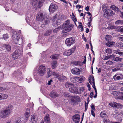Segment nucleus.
I'll return each instance as SVG.
<instances>
[{
    "instance_id": "nucleus-1",
    "label": "nucleus",
    "mask_w": 123,
    "mask_h": 123,
    "mask_svg": "<svg viewBox=\"0 0 123 123\" xmlns=\"http://www.w3.org/2000/svg\"><path fill=\"white\" fill-rule=\"evenodd\" d=\"M74 25L70 23L69 20H68L65 21L62 26V29H63L62 32L66 33L72 30L74 27Z\"/></svg>"
},
{
    "instance_id": "nucleus-2",
    "label": "nucleus",
    "mask_w": 123,
    "mask_h": 123,
    "mask_svg": "<svg viewBox=\"0 0 123 123\" xmlns=\"http://www.w3.org/2000/svg\"><path fill=\"white\" fill-rule=\"evenodd\" d=\"M13 109V106L11 105H8L5 109L1 111L0 115L1 118H5L10 114L11 111Z\"/></svg>"
},
{
    "instance_id": "nucleus-3",
    "label": "nucleus",
    "mask_w": 123,
    "mask_h": 123,
    "mask_svg": "<svg viewBox=\"0 0 123 123\" xmlns=\"http://www.w3.org/2000/svg\"><path fill=\"white\" fill-rule=\"evenodd\" d=\"M62 20L61 16L56 14L54 16L52 21V24L54 26H57L59 25Z\"/></svg>"
},
{
    "instance_id": "nucleus-4",
    "label": "nucleus",
    "mask_w": 123,
    "mask_h": 123,
    "mask_svg": "<svg viewBox=\"0 0 123 123\" xmlns=\"http://www.w3.org/2000/svg\"><path fill=\"white\" fill-rule=\"evenodd\" d=\"M46 68L45 66L41 65L38 68L37 72L40 76H43L45 73Z\"/></svg>"
},
{
    "instance_id": "nucleus-5",
    "label": "nucleus",
    "mask_w": 123,
    "mask_h": 123,
    "mask_svg": "<svg viewBox=\"0 0 123 123\" xmlns=\"http://www.w3.org/2000/svg\"><path fill=\"white\" fill-rule=\"evenodd\" d=\"M75 42V39L73 37L67 38L65 41V44L68 46H70Z\"/></svg>"
},
{
    "instance_id": "nucleus-6",
    "label": "nucleus",
    "mask_w": 123,
    "mask_h": 123,
    "mask_svg": "<svg viewBox=\"0 0 123 123\" xmlns=\"http://www.w3.org/2000/svg\"><path fill=\"white\" fill-rule=\"evenodd\" d=\"M58 8L57 6L54 3H52L49 6V11L54 12L56 11Z\"/></svg>"
},
{
    "instance_id": "nucleus-7",
    "label": "nucleus",
    "mask_w": 123,
    "mask_h": 123,
    "mask_svg": "<svg viewBox=\"0 0 123 123\" xmlns=\"http://www.w3.org/2000/svg\"><path fill=\"white\" fill-rule=\"evenodd\" d=\"M46 16L43 18L41 20L42 22V26L44 27L45 25L48 24L50 20L49 19L46 17Z\"/></svg>"
},
{
    "instance_id": "nucleus-8",
    "label": "nucleus",
    "mask_w": 123,
    "mask_h": 123,
    "mask_svg": "<svg viewBox=\"0 0 123 123\" xmlns=\"http://www.w3.org/2000/svg\"><path fill=\"white\" fill-rule=\"evenodd\" d=\"M75 49V47H73L72 48L64 52V55L67 56H69L74 52Z\"/></svg>"
},
{
    "instance_id": "nucleus-9",
    "label": "nucleus",
    "mask_w": 123,
    "mask_h": 123,
    "mask_svg": "<svg viewBox=\"0 0 123 123\" xmlns=\"http://www.w3.org/2000/svg\"><path fill=\"white\" fill-rule=\"evenodd\" d=\"M46 14H43L41 12H39L36 17L38 21H40L46 16Z\"/></svg>"
},
{
    "instance_id": "nucleus-10",
    "label": "nucleus",
    "mask_w": 123,
    "mask_h": 123,
    "mask_svg": "<svg viewBox=\"0 0 123 123\" xmlns=\"http://www.w3.org/2000/svg\"><path fill=\"white\" fill-rule=\"evenodd\" d=\"M80 118V115L79 114H76L72 117V119L74 121L75 123H79Z\"/></svg>"
},
{
    "instance_id": "nucleus-11",
    "label": "nucleus",
    "mask_w": 123,
    "mask_h": 123,
    "mask_svg": "<svg viewBox=\"0 0 123 123\" xmlns=\"http://www.w3.org/2000/svg\"><path fill=\"white\" fill-rule=\"evenodd\" d=\"M71 72L73 74L76 75H79L80 73V69L75 68L72 69Z\"/></svg>"
},
{
    "instance_id": "nucleus-12",
    "label": "nucleus",
    "mask_w": 123,
    "mask_h": 123,
    "mask_svg": "<svg viewBox=\"0 0 123 123\" xmlns=\"http://www.w3.org/2000/svg\"><path fill=\"white\" fill-rule=\"evenodd\" d=\"M19 35L17 34V32L16 31L13 32L12 34L13 39L16 41L17 39L19 38Z\"/></svg>"
},
{
    "instance_id": "nucleus-13",
    "label": "nucleus",
    "mask_w": 123,
    "mask_h": 123,
    "mask_svg": "<svg viewBox=\"0 0 123 123\" xmlns=\"http://www.w3.org/2000/svg\"><path fill=\"white\" fill-rule=\"evenodd\" d=\"M69 91L71 92L77 94L78 92L77 89L74 87H71L69 89Z\"/></svg>"
},
{
    "instance_id": "nucleus-14",
    "label": "nucleus",
    "mask_w": 123,
    "mask_h": 123,
    "mask_svg": "<svg viewBox=\"0 0 123 123\" xmlns=\"http://www.w3.org/2000/svg\"><path fill=\"white\" fill-rule=\"evenodd\" d=\"M49 96L51 97L54 98L57 97L58 94L56 92L54 91H52L49 94Z\"/></svg>"
},
{
    "instance_id": "nucleus-15",
    "label": "nucleus",
    "mask_w": 123,
    "mask_h": 123,
    "mask_svg": "<svg viewBox=\"0 0 123 123\" xmlns=\"http://www.w3.org/2000/svg\"><path fill=\"white\" fill-rule=\"evenodd\" d=\"M111 10L107 9L105 12L104 14V17H107L108 16L110 15V12Z\"/></svg>"
},
{
    "instance_id": "nucleus-16",
    "label": "nucleus",
    "mask_w": 123,
    "mask_h": 123,
    "mask_svg": "<svg viewBox=\"0 0 123 123\" xmlns=\"http://www.w3.org/2000/svg\"><path fill=\"white\" fill-rule=\"evenodd\" d=\"M3 46L5 48L7 51L9 52L10 51L11 47V46L9 44H5Z\"/></svg>"
},
{
    "instance_id": "nucleus-17",
    "label": "nucleus",
    "mask_w": 123,
    "mask_h": 123,
    "mask_svg": "<svg viewBox=\"0 0 123 123\" xmlns=\"http://www.w3.org/2000/svg\"><path fill=\"white\" fill-rule=\"evenodd\" d=\"M49 115L47 114L44 118L45 122L47 123H49L50 122V119L49 118Z\"/></svg>"
},
{
    "instance_id": "nucleus-18",
    "label": "nucleus",
    "mask_w": 123,
    "mask_h": 123,
    "mask_svg": "<svg viewBox=\"0 0 123 123\" xmlns=\"http://www.w3.org/2000/svg\"><path fill=\"white\" fill-rule=\"evenodd\" d=\"M31 120L32 122V123H36L37 122V118L34 115L31 116Z\"/></svg>"
},
{
    "instance_id": "nucleus-19",
    "label": "nucleus",
    "mask_w": 123,
    "mask_h": 123,
    "mask_svg": "<svg viewBox=\"0 0 123 123\" xmlns=\"http://www.w3.org/2000/svg\"><path fill=\"white\" fill-rule=\"evenodd\" d=\"M70 97H71V101L74 103L75 102L76 100H77V99L79 98V97L75 96H71Z\"/></svg>"
},
{
    "instance_id": "nucleus-20",
    "label": "nucleus",
    "mask_w": 123,
    "mask_h": 123,
    "mask_svg": "<svg viewBox=\"0 0 123 123\" xmlns=\"http://www.w3.org/2000/svg\"><path fill=\"white\" fill-rule=\"evenodd\" d=\"M57 61H54L52 62L51 63V68L52 69H54L56 67V65L57 64Z\"/></svg>"
},
{
    "instance_id": "nucleus-21",
    "label": "nucleus",
    "mask_w": 123,
    "mask_h": 123,
    "mask_svg": "<svg viewBox=\"0 0 123 123\" xmlns=\"http://www.w3.org/2000/svg\"><path fill=\"white\" fill-rule=\"evenodd\" d=\"M113 78L115 81H117L122 79L121 77L116 74L113 76Z\"/></svg>"
},
{
    "instance_id": "nucleus-22",
    "label": "nucleus",
    "mask_w": 123,
    "mask_h": 123,
    "mask_svg": "<svg viewBox=\"0 0 123 123\" xmlns=\"http://www.w3.org/2000/svg\"><path fill=\"white\" fill-rule=\"evenodd\" d=\"M17 42H16L17 44H18L19 45H21L23 44V39L22 38H19L17 39L16 40Z\"/></svg>"
},
{
    "instance_id": "nucleus-23",
    "label": "nucleus",
    "mask_w": 123,
    "mask_h": 123,
    "mask_svg": "<svg viewBox=\"0 0 123 123\" xmlns=\"http://www.w3.org/2000/svg\"><path fill=\"white\" fill-rule=\"evenodd\" d=\"M89 82L91 85H92V83L93 82H94V79L93 76H91L89 78Z\"/></svg>"
},
{
    "instance_id": "nucleus-24",
    "label": "nucleus",
    "mask_w": 123,
    "mask_h": 123,
    "mask_svg": "<svg viewBox=\"0 0 123 123\" xmlns=\"http://www.w3.org/2000/svg\"><path fill=\"white\" fill-rule=\"evenodd\" d=\"M22 52V51L21 50L17 49L16 50L14 53L16 55H17L19 56L21 55Z\"/></svg>"
},
{
    "instance_id": "nucleus-25",
    "label": "nucleus",
    "mask_w": 123,
    "mask_h": 123,
    "mask_svg": "<svg viewBox=\"0 0 123 123\" xmlns=\"http://www.w3.org/2000/svg\"><path fill=\"white\" fill-rule=\"evenodd\" d=\"M115 44V43L113 42L108 41V43H106V45L107 46L109 47H111Z\"/></svg>"
},
{
    "instance_id": "nucleus-26",
    "label": "nucleus",
    "mask_w": 123,
    "mask_h": 123,
    "mask_svg": "<svg viewBox=\"0 0 123 123\" xmlns=\"http://www.w3.org/2000/svg\"><path fill=\"white\" fill-rule=\"evenodd\" d=\"M55 78H57L59 80H62L63 79V77L62 76L60 75H59L58 74H57V75H56V76L55 77ZM63 78V79H65V78H66L65 76H64Z\"/></svg>"
},
{
    "instance_id": "nucleus-27",
    "label": "nucleus",
    "mask_w": 123,
    "mask_h": 123,
    "mask_svg": "<svg viewBox=\"0 0 123 123\" xmlns=\"http://www.w3.org/2000/svg\"><path fill=\"white\" fill-rule=\"evenodd\" d=\"M59 55L58 54H55L53 55L50 56V58L53 59H57L59 58Z\"/></svg>"
},
{
    "instance_id": "nucleus-28",
    "label": "nucleus",
    "mask_w": 123,
    "mask_h": 123,
    "mask_svg": "<svg viewBox=\"0 0 123 123\" xmlns=\"http://www.w3.org/2000/svg\"><path fill=\"white\" fill-rule=\"evenodd\" d=\"M122 94V92H118L117 91H114L112 92L111 94L114 95H118Z\"/></svg>"
},
{
    "instance_id": "nucleus-29",
    "label": "nucleus",
    "mask_w": 123,
    "mask_h": 123,
    "mask_svg": "<svg viewBox=\"0 0 123 123\" xmlns=\"http://www.w3.org/2000/svg\"><path fill=\"white\" fill-rule=\"evenodd\" d=\"M76 79L79 81L83 82L85 80V78L83 76L77 77Z\"/></svg>"
},
{
    "instance_id": "nucleus-30",
    "label": "nucleus",
    "mask_w": 123,
    "mask_h": 123,
    "mask_svg": "<svg viewBox=\"0 0 123 123\" xmlns=\"http://www.w3.org/2000/svg\"><path fill=\"white\" fill-rule=\"evenodd\" d=\"M116 45L117 47H121L123 46V44L121 42H117Z\"/></svg>"
},
{
    "instance_id": "nucleus-31",
    "label": "nucleus",
    "mask_w": 123,
    "mask_h": 123,
    "mask_svg": "<svg viewBox=\"0 0 123 123\" xmlns=\"http://www.w3.org/2000/svg\"><path fill=\"white\" fill-rule=\"evenodd\" d=\"M114 52L116 54H118L120 55L121 56H123V52H122L120 51H119L118 50H115Z\"/></svg>"
},
{
    "instance_id": "nucleus-32",
    "label": "nucleus",
    "mask_w": 123,
    "mask_h": 123,
    "mask_svg": "<svg viewBox=\"0 0 123 123\" xmlns=\"http://www.w3.org/2000/svg\"><path fill=\"white\" fill-rule=\"evenodd\" d=\"M116 24L119 25L123 24V20H118L115 22Z\"/></svg>"
},
{
    "instance_id": "nucleus-33",
    "label": "nucleus",
    "mask_w": 123,
    "mask_h": 123,
    "mask_svg": "<svg viewBox=\"0 0 123 123\" xmlns=\"http://www.w3.org/2000/svg\"><path fill=\"white\" fill-rule=\"evenodd\" d=\"M109 105L111 107L116 108L117 107V103H110L109 104Z\"/></svg>"
},
{
    "instance_id": "nucleus-34",
    "label": "nucleus",
    "mask_w": 123,
    "mask_h": 123,
    "mask_svg": "<svg viewBox=\"0 0 123 123\" xmlns=\"http://www.w3.org/2000/svg\"><path fill=\"white\" fill-rule=\"evenodd\" d=\"M0 94L2 95V99H5L7 98L8 97V95L7 94H2L0 93Z\"/></svg>"
},
{
    "instance_id": "nucleus-35",
    "label": "nucleus",
    "mask_w": 123,
    "mask_h": 123,
    "mask_svg": "<svg viewBox=\"0 0 123 123\" xmlns=\"http://www.w3.org/2000/svg\"><path fill=\"white\" fill-rule=\"evenodd\" d=\"M111 37L109 35H107L105 38V39L106 41L108 42L110 41L111 40Z\"/></svg>"
},
{
    "instance_id": "nucleus-36",
    "label": "nucleus",
    "mask_w": 123,
    "mask_h": 123,
    "mask_svg": "<svg viewBox=\"0 0 123 123\" xmlns=\"http://www.w3.org/2000/svg\"><path fill=\"white\" fill-rule=\"evenodd\" d=\"M8 34H6L3 35V36L1 37V38L4 39L5 40H6L7 39H8Z\"/></svg>"
},
{
    "instance_id": "nucleus-37",
    "label": "nucleus",
    "mask_w": 123,
    "mask_h": 123,
    "mask_svg": "<svg viewBox=\"0 0 123 123\" xmlns=\"http://www.w3.org/2000/svg\"><path fill=\"white\" fill-rule=\"evenodd\" d=\"M100 116L101 117L103 118H105L107 117V115L106 114L103 112H101Z\"/></svg>"
},
{
    "instance_id": "nucleus-38",
    "label": "nucleus",
    "mask_w": 123,
    "mask_h": 123,
    "mask_svg": "<svg viewBox=\"0 0 123 123\" xmlns=\"http://www.w3.org/2000/svg\"><path fill=\"white\" fill-rule=\"evenodd\" d=\"M43 2H41V1H39L38 3V6L37 7L38 8H40L43 5Z\"/></svg>"
},
{
    "instance_id": "nucleus-39",
    "label": "nucleus",
    "mask_w": 123,
    "mask_h": 123,
    "mask_svg": "<svg viewBox=\"0 0 123 123\" xmlns=\"http://www.w3.org/2000/svg\"><path fill=\"white\" fill-rule=\"evenodd\" d=\"M30 113H28L26 111V113H25V116H24L23 117H25V120H27L28 118L30 116L29 114H30Z\"/></svg>"
},
{
    "instance_id": "nucleus-40",
    "label": "nucleus",
    "mask_w": 123,
    "mask_h": 123,
    "mask_svg": "<svg viewBox=\"0 0 123 123\" xmlns=\"http://www.w3.org/2000/svg\"><path fill=\"white\" fill-rule=\"evenodd\" d=\"M18 56L17 55H16L15 54L13 53L12 54V58L13 59H15L17 58Z\"/></svg>"
},
{
    "instance_id": "nucleus-41",
    "label": "nucleus",
    "mask_w": 123,
    "mask_h": 123,
    "mask_svg": "<svg viewBox=\"0 0 123 123\" xmlns=\"http://www.w3.org/2000/svg\"><path fill=\"white\" fill-rule=\"evenodd\" d=\"M122 59L121 58H120L117 57H116L115 56L113 60L115 61H121Z\"/></svg>"
},
{
    "instance_id": "nucleus-42",
    "label": "nucleus",
    "mask_w": 123,
    "mask_h": 123,
    "mask_svg": "<svg viewBox=\"0 0 123 123\" xmlns=\"http://www.w3.org/2000/svg\"><path fill=\"white\" fill-rule=\"evenodd\" d=\"M8 89L5 87H0V92L7 90Z\"/></svg>"
},
{
    "instance_id": "nucleus-43",
    "label": "nucleus",
    "mask_w": 123,
    "mask_h": 123,
    "mask_svg": "<svg viewBox=\"0 0 123 123\" xmlns=\"http://www.w3.org/2000/svg\"><path fill=\"white\" fill-rule=\"evenodd\" d=\"M31 0L32 1V4L33 6H35L36 5L37 2V0Z\"/></svg>"
},
{
    "instance_id": "nucleus-44",
    "label": "nucleus",
    "mask_w": 123,
    "mask_h": 123,
    "mask_svg": "<svg viewBox=\"0 0 123 123\" xmlns=\"http://www.w3.org/2000/svg\"><path fill=\"white\" fill-rule=\"evenodd\" d=\"M123 106V105L121 104L117 103V108L118 109H121Z\"/></svg>"
},
{
    "instance_id": "nucleus-45",
    "label": "nucleus",
    "mask_w": 123,
    "mask_h": 123,
    "mask_svg": "<svg viewBox=\"0 0 123 123\" xmlns=\"http://www.w3.org/2000/svg\"><path fill=\"white\" fill-rule=\"evenodd\" d=\"M51 31L50 30H48L46 32L45 34V36H47L50 34L51 33Z\"/></svg>"
},
{
    "instance_id": "nucleus-46",
    "label": "nucleus",
    "mask_w": 123,
    "mask_h": 123,
    "mask_svg": "<svg viewBox=\"0 0 123 123\" xmlns=\"http://www.w3.org/2000/svg\"><path fill=\"white\" fill-rule=\"evenodd\" d=\"M117 113L118 112L116 110L113 113V116L115 117L117 116L118 114V113Z\"/></svg>"
},
{
    "instance_id": "nucleus-47",
    "label": "nucleus",
    "mask_w": 123,
    "mask_h": 123,
    "mask_svg": "<svg viewBox=\"0 0 123 123\" xmlns=\"http://www.w3.org/2000/svg\"><path fill=\"white\" fill-rule=\"evenodd\" d=\"M72 84L69 82H67L65 83V86L66 87H68L69 86H71Z\"/></svg>"
},
{
    "instance_id": "nucleus-48",
    "label": "nucleus",
    "mask_w": 123,
    "mask_h": 123,
    "mask_svg": "<svg viewBox=\"0 0 123 123\" xmlns=\"http://www.w3.org/2000/svg\"><path fill=\"white\" fill-rule=\"evenodd\" d=\"M112 52L111 50V49H108L106 50V52L109 54H110Z\"/></svg>"
},
{
    "instance_id": "nucleus-49",
    "label": "nucleus",
    "mask_w": 123,
    "mask_h": 123,
    "mask_svg": "<svg viewBox=\"0 0 123 123\" xmlns=\"http://www.w3.org/2000/svg\"><path fill=\"white\" fill-rule=\"evenodd\" d=\"M76 62L77 63L76 66H80L82 65V63L80 61H77Z\"/></svg>"
},
{
    "instance_id": "nucleus-50",
    "label": "nucleus",
    "mask_w": 123,
    "mask_h": 123,
    "mask_svg": "<svg viewBox=\"0 0 123 123\" xmlns=\"http://www.w3.org/2000/svg\"><path fill=\"white\" fill-rule=\"evenodd\" d=\"M120 69V68H119L117 67L113 69L112 70L113 72H116L117 70H118Z\"/></svg>"
},
{
    "instance_id": "nucleus-51",
    "label": "nucleus",
    "mask_w": 123,
    "mask_h": 123,
    "mask_svg": "<svg viewBox=\"0 0 123 123\" xmlns=\"http://www.w3.org/2000/svg\"><path fill=\"white\" fill-rule=\"evenodd\" d=\"M64 95L66 97H69L71 96L69 95V93L66 92L64 93Z\"/></svg>"
},
{
    "instance_id": "nucleus-52",
    "label": "nucleus",
    "mask_w": 123,
    "mask_h": 123,
    "mask_svg": "<svg viewBox=\"0 0 123 123\" xmlns=\"http://www.w3.org/2000/svg\"><path fill=\"white\" fill-rule=\"evenodd\" d=\"M50 69H48V71L47 73V74L48 76V77H49L51 75V74L50 73Z\"/></svg>"
},
{
    "instance_id": "nucleus-53",
    "label": "nucleus",
    "mask_w": 123,
    "mask_h": 123,
    "mask_svg": "<svg viewBox=\"0 0 123 123\" xmlns=\"http://www.w3.org/2000/svg\"><path fill=\"white\" fill-rule=\"evenodd\" d=\"M115 55H109V58L111 59L112 60H113L114 59V57H115Z\"/></svg>"
},
{
    "instance_id": "nucleus-54",
    "label": "nucleus",
    "mask_w": 123,
    "mask_h": 123,
    "mask_svg": "<svg viewBox=\"0 0 123 123\" xmlns=\"http://www.w3.org/2000/svg\"><path fill=\"white\" fill-rule=\"evenodd\" d=\"M112 62L111 61H107V62H106L105 64L110 65L112 64Z\"/></svg>"
},
{
    "instance_id": "nucleus-55",
    "label": "nucleus",
    "mask_w": 123,
    "mask_h": 123,
    "mask_svg": "<svg viewBox=\"0 0 123 123\" xmlns=\"http://www.w3.org/2000/svg\"><path fill=\"white\" fill-rule=\"evenodd\" d=\"M59 30V28H56L53 30V32L55 33H56Z\"/></svg>"
},
{
    "instance_id": "nucleus-56",
    "label": "nucleus",
    "mask_w": 123,
    "mask_h": 123,
    "mask_svg": "<svg viewBox=\"0 0 123 123\" xmlns=\"http://www.w3.org/2000/svg\"><path fill=\"white\" fill-rule=\"evenodd\" d=\"M103 121L104 122V123H107L110 122V121L109 119H104L103 120Z\"/></svg>"
},
{
    "instance_id": "nucleus-57",
    "label": "nucleus",
    "mask_w": 123,
    "mask_h": 123,
    "mask_svg": "<svg viewBox=\"0 0 123 123\" xmlns=\"http://www.w3.org/2000/svg\"><path fill=\"white\" fill-rule=\"evenodd\" d=\"M91 114L94 117L95 116V115L94 111H93L92 110H91Z\"/></svg>"
},
{
    "instance_id": "nucleus-58",
    "label": "nucleus",
    "mask_w": 123,
    "mask_h": 123,
    "mask_svg": "<svg viewBox=\"0 0 123 123\" xmlns=\"http://www.w3.org/2000/svg\"><path fill=\"white\" fill-rule=\"evenodd\" d=\"M119 39L121 41H123V35H121L119 37Z\"/></svg>"
},
{
    "instance_id": "nucleus-59",
    "label": "nucleus",
    "mask_w": 123,
    "mask_h": 123,
    "mask_svg": "<svg viewBox=\"0 0 123 123\" xmlns=\"http://www.w3.org/2000/svg\"><path fill=\"white\" fill-rule=\"evenodd\" d=\"M92 85H92V86L93 88L94 89V90H96V89L95 87V82H93V83H92Z\"/></svg>"
},
{
    "instance_id": "nucleus-60",
    "label": "nucleus",
    "mask_w": 123,
    "mask_h": 123,
    "mask_svg": "<svg viewBox=\"0 0 123 123\" xmlns=\"http://www.w3.org/2000/svg\"><path fill=\"white\" fill-rule=\"evenodd\" d=\"M51 73L53 75L55 76V77L56 76V75H57V74L55 72H52Z\"/></svg>"
},
{
    "instance_id": "nucleus-61",
    "label": "nucleus",
    "mask_w": 123,
    "mask_h": 123,
    "mask_svg": "<svg viewBox=\"0 0 123 123\" xmlns=\"http://www.w3.org/2000/svg\"><path fill=\"white\" fill-rule=\"evenodd\" d=\"M116 7L115 6L113 5L110 6V8L112 9V10H114Z\"/></svg>"
},
{
    "instance_id": "nucleus-62",
    "label": "nucleus",
    "mask_w": 123,
    "mask_h": 123,
    "mask_svg": "<svg viewBox=\"0 0 123 123\" xmlns=\"http://www.w3.org/2000/svg\"><path fill=\"white\" fill-rule=\"evenodd\" d=\"M119 31L121 32H123V27L121 26L119 29Z\"/></svg>"
},
{
    "instance_id": "nucleus-63",
    "label": "nucleus",
    "mask_w": 123,
    "mask_h": 123,
    "mask_svg": "<svg viewBox=\"0 0 123 123\" xmlns=\"http://www.w3.org/2000/svg\"><path fill=\"white\" fill-rule=\"evenodd\" d=\"M119 9L118 8V7H116L115 8V9L114 10L116 12H117L118 11H119Z\"/></svg>"
},
{
    "instance_id": "nucleus-64",
    "label": "nucleus",
    "mask_w": 123,
    "mask_h": 123,
    "mask_svg": "<svg viewBox=\"0 0 123 123\" xmlns=\"http://www.w3.org/2000/svg\"><path fill=\"white\" fill-rule=\"evenodd\" d=\"M118 98L119 99L123 100V95L119 97H118Z\"/></svg>"
}]
</instances>
